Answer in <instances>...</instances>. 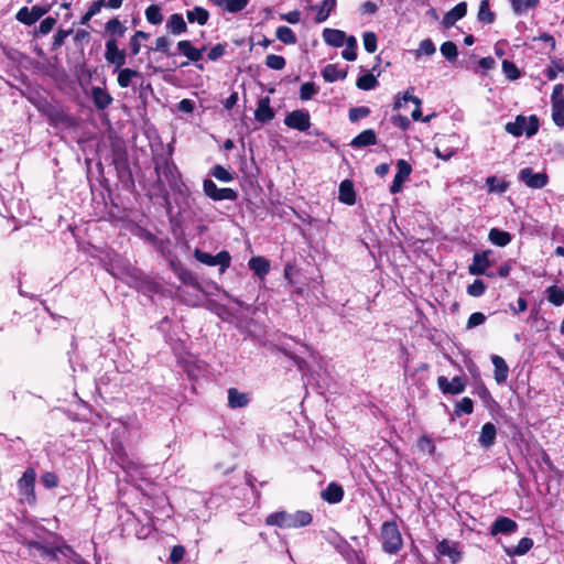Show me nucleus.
<instances>
[{
    "instance_id": "nucleus-45",
    "label": "nucleus",
    "mask_w": 564,
    "mask_h": 564,
    "mask_svg": "<svg viewBox=\"0 0 564 564\" xmlns=\"http://www.w3.org/2000/svg\"><path fill=\"white\" fill-rule=\"evenodd\" d=\"M377 85H378L377 77L371 73L360 76L356 82V86L361 90L375 89L377 87Z\"/></svg>"
},
{
    "instance_id": "nucleus-50",
    "label": "nucleus",
    "mask_w": 564,
    "mask_h": 564,
    "mask_svg": "<svg viewBox=\"0 0 564 564\" xmlns=\"http://www.w3.org/2000/svg\"><path fill=\"white\" fill-rule=\"evenodd\" d=\"M265 66L274 70H281L285 67V58L281 55L269 54L265 57Z\"/></svg>"
},
{
    "instance_id": "nucleus-10",
    "label": "nucleus",
    "mask_w": 564,
    "mask_h": 564,
    "mask_svg": "<svg viewBox=\"0 0 564 564\" xmlns=\"http://www.w3.org/2000/svg\"><path fill=\"white\" fill-rule=\"evenodd\" d=\"M284 124L290 129L305 132L311 127V117L308 111L303 109L293 110L284 118Z\"/></svg>"
},
{
    "instance_id": "nucleus-49",
    "label": "nucleus",
    "mask_w": 564,
    "mask_h": 564,
    "mask_svg": "<svg viewBox=\"0 0 564 564\" xmlns=\"http://www.w3.org/2000/svg\"><path fill=\"white\" fill-rule=\"evenodd\" d=\"M219 2L223 3L224 10L230 13H237L248 6L249 0H220Z\"/></svg>"
},
{
    "instance_id": "nucleus-24",
    "label": "nucleus",
    "mask_w": 564,
    "mask_h": 564,
    "mask_svg": "<svg viewBox=\"0 0 564 564\" xmlns=\"http://www.w3.org/2000/svg\"><path fill=\"white\" fill-rule=\"evenodd\" d=\"M346 37V33L341 30L326 28L323 31L324 42L333 47H341Z\"/></svg>"
},
{
    "instance_id": "nucleus-48",
    "label": "nucleus",
    "mask_w": 564,
    "mask_h": 564,
    "mask_svg": "<svg viewBox=\"0 0 564 564\" xmlns=\"http://www.w3.org/2000/svg\"><path fill=\"white\" fill-rule=\"evenodd\" d=\"M145 18H147V21L153 25L161 24L163 21L161 8L158 4L149 6L145 9Z\"/></svg>"
},
{
    "instance_id": "nucleus-22",
    "label": "nucleus",
    "mask_w": 564,
    "mask_h": 564,
    "mask_svg": "<svg viewBox=\"0 0 564 564\" xmlns=\"http://www.w3.org/2000/svg\"><path fill=\"white\" fill-rule=\"evenodd\" d=\"M91 98L95 107L99 110L108 108L113 100L106 89L98 86L91 88Z\"/></svg>"
},
{
    "instance_id": "nucleus-44",
    "label": "nucleus",
    "mask_w": 564,
    "mask_h": 564,
    "mask_svg": "<svg viewBox=\"0 0 564 564\" xmlns=\"http://www.w3.org/2000/svg\"><path fill=\"white\" fill-rule=\"evenodd\" d=\"M59 554L68 560L69 564H89L79 554H77L70 546L63 545L58 547Z\"/></svg>"
},
{
    "instance_id": "nucleus-63",
    "label": "nucleus",
    "mask_w": 564,
    "mask_h": 564,
    "mask_svg": "<svg viewBox=\"0 0 564 564\" xmlns=\"http://www.w3.org/2000/svg\"><path fill=\"white\" fill-rule=\"evenodd\" d=\"M436 51L434 43L430 39H425L421 41L416 56H420L421 54L424 55H432Z\"/></svg>"
},
{
    "instance_id": "nucleus-28",
    "label": "nucleus",
    "mask_w": 564,
    "mask_h": 564,
    "mask_svg": "<svg viewBox=\"0 0 564 564\" xmlns=\"http://www.w3.org/2000/svg\"><path fill=\"white\" fill-rule=\"evenodd\" d=\"M496 435L497 429L495 424L488 422L482 425L478 442L482 447L489 448L495 444Z\"/></svg>"
},
{
    "instance_id": "nucleus-40",
    "label": "nucleus",
    "mask_w": 564,
    "mask_h": 564,
    "mask_svg": "<svg viewBox=\"0 0 564 564\" xmlns=\"http://www.w3.org/2000/svg\"><path fill=\"white\" fill-rule=\"evenodd\" d=\"M344 45L345 50L341 52L344 59L352 62L357 58V40L355 36L349 35L346 37Z\"/></svg>"
},
{
    "instance_id": "nucleus-25",
    "label": "nucleus",
    "mask_w": 564,
    "mask_h": 564,
    "mask_svg": "<svg viewBox=\"0 0 564 564\" xmlns=\"http://www.w3.org/2000/svg\"><path fill=\"white\" fill-rule=\"evenodd\" d=\"M250 398L248 393L240 392L237 388L228 389V406L230 409H240L249 404Z\"/></svg>"
},
{
    "instance_id": "nucleus-27",
    "label": "nucleus",
    "mask_w": 564,
    "mask_h": 564,
    "mask_svg": "<svg viewBox=\"0 0 564 564\" xmlns=\"http://www.w3.org/2000/svg\"><path fill=\"white\" fill-rule=\"evenodd\" d=\"M338 199L346 205H354L356 203V193L350 180H344L339 184Z\"/></svg>"
},
{
    "instance_id": "nucleus-4",
    "label": "nucleus",
    "mask_w": 564,
    "mask_h": 564,
    "mask_svg": "<svg viewBox=\"0 0 564 564\" xmlns=\"http://www.w3.org/2000/svg\"><path fill=\"white\" fill-rule=\"evenodd\" d=\"M382 550L388 554H397L403 545L401 533L394 521H386L381 525Z\"/></svg>"
},
{
    "instance_id": "nucleus-2",
    "label": "nucleus",
    "mask_w": 564,
    "mask_h": 564,
    "mask_svg": "<svg viewBox=\"0 0 564 564\" xmlns=\"http://www.w3.org/2000/svg\"><path fill=\"white\" fill-rule=\"evenodd\" d=\"M313 517L310 512L299 510L293 513L278 511L270 513L265 519L267 525L279 527L281 529H297L311 524Z\"/></svg>"
},
{
    "instance_id": "nucleus-39",
    "label": "nucleus",
    "mask_w": 564,
    "mask_h": 564,
    "mask_svg": "<svg viewBox=\"0 0 564 564\" xmlns=\"http://www.w3.org/2000/svg\"><path fill=\"white\" fill-rule=\"evenodd\" d=\"M28 545L31 550L37 551L41 556L48 557L54 561L57 560V554L59 553L58 547L52 549L37 541H30Z\"/></svg>"
},
{
    "instance_id": "nucleus-57",
    "label": "nucleus",
    "mask_w": 564,
    "mask_h": 564,
    "mask_svg": "<svg viewBox=\"0 0 564 564\" xmlns=\"http://www.w3.org/2000/svg\"><path fill=\"white\" fill-rule=\"evenodd\" d=\"M474 411V403L473 400L468 397L463 398L459 402L455 405V413L457 415L464 414H471Z\"/></svg>"
},
{
    "instance_id": "nucleus-64",
    "label": "nucleus",
    "mask_w": 564,
    "mask_h": 564,
    "mask_svg": "<svg viewBox=\"0 0 564 564\" xmlns=\"http://www.w3.org/2000/svg\"><path fill=\"white\" fill-rule=\"evenodd\" d=\"M485 321H486V316L482 313L475 312L469 316L467 324H466V328L471 329L476 326L484 324Z\"/></svg>"
},
{
    "instance_id": "nucleus-47",
    "label": "nucleus",
    "mask_w": 564,
    "mask_h": 564,
    "mask_svg": "<svg viewBox=\"0 0 564 564\" xmlns=\"http://www.w3.org/2000/svg\"><path fill=\"white\" fill-rule=\"evenodd\" d=\"M546 297L549 302L560 306L564 303V291L556 285L549 286L546 289Z\"/></svg>"
},
{
    "instance_id": "nucleus-23",
    "label": "nucleus",
    "mask_w": 564,
    "mask_h": 564,
    "mask_svg": "<svg viewBox=\"0 0 564 564\" xmlns=\"http://www.w3.org/2000/svg\"><path fill=\"white\" fill-rule=\"evenodd\" d=\"M436 550L441 555L449 557L453 563L462 558V553L458 551L457 543L455 542L443 540L437 544Z\"/></svg>"
},
{
    "instance_id": "nucleus-8",
    "label": "nucleus",
    "mask_w": 564,
    "mask_h": 564,
    "mask_svg": "<svg viewBox=\"0 0 564 564\" xmlns=\"http://www.w3.org/2000/svg\"><path fill=\"white\" fill-rule=\"evenodd\" d=\"M106 52L105 59L108 64L113 65L116 69H119L127 62V52L126 50L119 48L117 44V40L115 37H109L106 41Z\"/></svg>"
},
{
    "instance_id": "nucleus-46",
    "label": "nucleus",
    "mask_w": 564,
    "mask_h": 564,
    "mask_svg": "<svg viewBox=\"0 0 564 564\" xmlns=\"http://www.w3.org/2000/svg\"><path fill=\"white\" fill-rule=\"evenodd\" d=\"M513 11L517 14L525 13L528 10L535 8L540 0H510Z\"/></svg>"
},
{
    "instance_id": "nucleus-16",
    "label": "nucleus",
    "mask_w": 564,
    "mask_h": 564,
    "mask_svg": "<svg viewBox=\"0 0 564 564\" xmlns=\"http://www.w3.org/2000/svg\"><path fill=\"white\" fill-rule=\"evenodd\" d=\"M35 477V470L33 468H28L19 479L18 487L23 496L34 498Z\"/></svg>"
},
{
    "instance_id": "nucleus-14",
    "label": "nucleus",
    "mask_w": 564,
    "mask_h": 564,
    "mask_svg": "<svg viewBox=\"0 0 564 564\" xmlns=\"http://www.w3.org/2000/svg\"><path fill=\"white\" fill-rule=\"evenodd\" d=\"M397 169L398 171L390 186L391 194H398L401 192L404 181L410 176L412 172L411 165L403 159L398 160Z\"/></svg>"
},
{
    "instance_id": "nucleus-29",
    "label": "nucleus",
    "mask_w": 564,
    "mask_h": 564,
    "mask_svg": "<svg viewBox=\"0 0 564 564\" xmlns=\"http://www.w3.org/2000/svg\"><path fill=\"white\" fill-rule=\"evenodd\" d=\"M491 361L495 367V380L499 384L505 383L509 373L508 365L505 359L498 355H492Z\"/></svg>"
},
{
    "instance_id": "nucleus-11",
    "label": "nucleus",
    "mask_w": 564,
    "mask_h": 564,
    "mask_svg": "<svg viewBox=\"0 0 564 564\" xmlns=\"http://www.w3.org/2000/svg\"><path fill=\"white\" fill-rule=\"evenodd\" d=\"M50 11V7L33 6L31 9L28 7L21 8L15 18L19 22L25 25H32L39 21L43 15Z\"/></svg>"
},
{
    "instance_id": "nucleus-1",
    "label": "nucleus",
    "mask_w": 564,
    "mask_h": 564,
    "mask_svg": "<svg viewBox=\"0 0 564 564\" xmlns=\"http://www.w3.org/2000/svg\"><path fill=\"white\" fill-rule=\"evenodd\" d=\"M153 162L159 181L166 182L173 192L184 194L187 187L182 180L177 166L172 160V151L167 154H156L153 158Z\"/></svg>"
},
{
    "instance_id": "nucleus-34",
    "label": "nucleus",
    "mask_w": 564,
    "mask_h": 564,
    "mask_svg": "<svg viewBox=\"0 0 564 564\" xmlns=\"http://www.w3.org/2000/svg\"><path fill=\"white\" fill-rule=\"evenodd\" d=\"M533 546L531 538H522L514 547H505V552L509 556H522L527 554Z\"/></svg>"
},
{
    "instance_id": "nucleus-52",
    "label": "nucleus",
    "mask_w": 564,
    "mask_h": 564,
    "mask_svg": "<svg viewBox=\"0 0 564 564\" xmlns=\"http://www.w3.org/2000/svg\"><path fill=\"white\" fill-rule=\"evenodd\" d=\"M502 72L510 80H516L520 77V70L517 65L508 59L502 62Z\"/></svg>"
},
{
    "instance_id": "nucleus-13",
    "label": "nucleus",
    "mask_w": 564,
    "mask_h": 564,
    "mask_svg": "<svg viewBox=\"0 0 564 564\" xmlns=\"http://www.w3.org/2000/svg\"><path fill=\"white\" fill-rule=\"evenodd\" d=\"M490 254H491V250H485L482 252H475L473 256V261L468 267V272L471 275L487 274V270L491 265V262L489 260Z\"/></svg>"
},
{
    "instance_id": "nucleus-51",
    "label": "nucleus",
    "mask_w": 564,
    "mask_h": 564,
    "mask_svg": "<svg viewBox=\"0 0 564 564\" xmlns=\"http://www.w3.org/2000/svg\"><path fill=\"white\" fill-rule=\"evenodd\" d=\"M105 29L107 33L117 34L119 36H122L127 31V28L117 18L109 20Z\"/></svg>"
},
{
    "instance_id": "nucleus-3",
    "label": "nucleus",
    "mask_w": 564,
    "mask_h": 564,
    "mask_svg": "<svg viewBox=\"0 0 564 564\" xmlns=\"http://www.w3.org/2000/svg\"><path fill=\"white\" fill-rule=\"evenodd\" d=\"M539 127V119L535 115L530 117L519 115L514 121L506 123L505 130L513 137L525 134L528 138H531L538 132Z\"/></svg>"
},
{
    "instance_id": "nucleus-32",
    "label": "nucleus",
    "mask_w": 564,
    "mask_h": 564,
    "mask_svg": "<svg viewBox=\"0 0 564 564\" xmlns=\"http://www.w3.org/2000/svg\"><path fill=\"white\" fill-rule=\"evenodd\" d=\"M322 76L325 82L334 83L339 79H345L347 77V70L338 68L335 64H328L322 70Z\"/></svg>"
},
{
    "instance_id": "nucleus-15",
    "label": "nucleus",
    "mask_w": 564,
    "mask_h": 564,
    "mask_svg": "<svg viewBox=\"0 0 564 564\" xmlns=\"http://www.w3.org/2000/svg\"><path fill=\"white\" fill-rule=\"evenodd\" d=\"M518 524L514 520L508 517H498L490 527V534L492 536L498 534H511L516 532Z\"/></svg>"
},
{
    "instance_id": "nucleus-30",
    "label": "nucleus",
    "mask_w": 564,
    "mask_h": 564,
    "mask_svg": "<svg viewBox=\"0 0 564 564\" xmlns=\"http://www.w3.org/2000/svg\"><path fill=\"white\" fill-rule=\"evenodd\" d=\"M113 73L118 74L117 82L119 87L121 88L129 87L133 78L141 77L140 72L132 68H123V66H121L119 69L113 68Z\"/></svg>"
},
{
    "instance_id": "nucleus-38",
    "label": "nucleus",
    "mask_w": 564,
    "mask_h": 564,
    "mask_svg": "<svg viewBox=\"0 0 564 564\" xmlns=\"http://www.w3.org/2000/svg\"><path fill=\"white\" fill-rule=\"evenodd\" d=\"M479 22L485 24H491L495 22L496 14L490 10L489 0H481L477 14Z\"/></svg>"
},
{
    "instance_id": "nucleus-12",
    "label": "nucleus",
    "mask_w": 564,
    "mask_h": 564,
    "mask_svg": "<svg viewBox=\"0 0 564 564\" xmlns=\"http://www.w3.org/2000/svg\"><path fill=\"white\" fill-rule=\"evenodd\" d=\"M466 384V379L459 376L454 377L451 381L444 376L437 378L438 389L444 394H460L465 391Z\"/></svg>"
},
{
    "instance_id": "nucleus-37",
    "label": "nucleus",
    "mask_w": 564,
    "mask_h": 564,
    "mask_svg": "<svg viewBox=\"0 0 564 564\" xmlns=\"http://www.w3.org/2000/svg\"><path fill=\"white\" fill-rule=\"evenodd\" d=\"M186 18L189 23L197 22L199 25H205L208 22L209 12L202 7H195L186 12Z\"/></svg>"
},
{
    "instance_id": "nucleus-53",
    "label": "nucleus",
    "mask_w": 564,
    "mask_h": 564,
    "mask_svg": "<svg viewBox=\"0 0 564 564\" xmlns=\"http://www.w3.org/2000/svg\"><path fill=\"white\" fill-rule=\"evenodd\" d=\"M282 352L288 357L290 358L294 365L297 367V369L303 372V373H306L308 371V364L306 360H304L303 358L299 357L297 355L289 351L288 349L285 348H281Z\"/></svg>"
},
{
    "instance_id": "nucleus-43",
    "label": "nucleus",
    "mask_w": 564,
    "mask_h": 564,
    "mask_svg": "<svg viewBox=\"0 0 564 564\" xmlns=\"http://www.w3.org/2000/svg\"><path fill=\"white\" fill-rule=\"evenodd\" d=\"M552 119L557 127L564 128V99L552 102Z\"/></svg>"
},
{
    "instance_id": "nucleus-36",
    "label": "nucleus",
    "mask_w": 564,
    "mask_h": 564,
    "mask_svg": "<svg viewBox=\"0 0 564 564\" xmlns=\"http://www.w3.org/2000/svg\"><path fill=\"white\" fill-rule=\"evenodd\" d=\"M336 7V0H324L319 6H315L313 9L316 10L315 21L322 23L326 21L330 12Z\"/></svg>"
},
{
    "instance_id": "nucleus-35",
    "label": "nucleus",
    "mask_w": 564,
    "mask_h": 564,
    "mask_svg": "<svg viewBox=\"0 0 564 564\" xmlns=\"http://www.w3.org/2000/svg\"><path fill=\"white\" fill-rule=\"evenodd\" d=\"M489 241L498 247H506L510 243L512 237L508 231L498 228H491L488 234Z\"/></svg>"
},
{
    "instance_id": "nucleus-42",
    "label": "nucleus",
    "mask_w": 564,
    "mask_h": 564,
    "mask_svg": "<svg viewBox=\"0 0 564 564\" xmlns=\"http://www.w3.org/2000/svg\"><path fill=\"white\" fill-rule=\"evenodd\" d=\"M209 174L213 177H215L216 180H218L220 182H225V183H229V182L234 181V178H235L234 173L229 172L227 169H225L220 164L214 165L210 169Z\"/></svg>"
},
{
    "instance_id": "nucleus-56",
    "label": "nucleus",
    "mask_w": 564,
    "mask_h": 564,
    "mask_svg": "<svg viewBox=\"0 0 564 564\" xmlns=\"http://www.w3.org/2000/svg\"><path fill=\"white\" fill-rule=\"evenodd\" d=\"M364 47L368 53L377 51V35L375 32L367 31L362 34Z\"/></svg>"
},
{
    "instance_id": "nucleus-6",
    "label": "nucleus",
    "mask_w": 564,
    "mask_h": 564,
    "mask_svg": "<svg viewBox=\"0 0 564 564\" xmlns=\"http://www.w3.org/2000/svg\"><path fill=\"white\" fill-rule=\"evenodd\" d=\"M203 192L204 194L215 202L220 200H236L238 198V193L228 187L219 188L216 183L210 178H205L203 182Z\"/></svg>"
},
{
    "instance_id": "nucleus-31",
    "label": "nucleus",
    "mask_w": 564,
    "mask_h": 564,
    "mask_svg": "<svg viewBox=\"0 0 564 564\" xmlns=\"http://www.w3.org/2000/svg\"><path fill=\"white\" fill-rule=\"evenodd\" d=\"M248 265L249 269L260 279H263L270 270V263L263 257H252L249 260Z\"/></svg>"
},
{
    "instance_id": "nucleus-59",
    "label": "nucleus",
    "mask_w": 564,
    "mask_h": 564,
    "mask_svg": "<svg viewBox=\"0 0 564 564\" xmlns=\"http://www.w3.org/2000/svg\"><path fill=\"white\" fill-rule=\"evenodd\" d=\"M486 291V284L482 280H475L471 284L467 286V293L470 296L479 297L484 295Z\"/></svg>"
},
{
    "instance_id": "nucleus-41",
    "label": "nucleus",
    "mask_w": 564,
    "mask_h": 564,
    "mask_svg": "<svg viewBox=\"0 0 564 564\" xmlns=\"http://www.w3.org/2000/svg\"><path fill=\"white\" fill-rule=\"evenodd\" d=\"M275 35L279 41L286 45L295 44L297 41L293 30L285 25L279 26L276 29Z\"/></svg>"
},
{
    "instance_id": "nucleus-19",
    "label": "nucleus",
    "mask_w": 564,
    "mask_h": 564,
    "mask_svg": "<svg viewBox=\"0 0 564 564\" xmlns=\"http://www.w3.org/2000/svg\"><path fill=\"white\" fill-rule=\"evenodd\" d=\"M254 118L261 123L270 122L274 118V111L270 107V98L263 97L259 99L257 109L254 111Z\"/></svg>"
},
{
    "instance_id": "nucleus-17",
    "label": "nucleus",
    "mask_w": 564,
    "mask_h": 564,
    "mask_svg": "<svg viewBox=\"0 0 564 564\" xmlns=\"http://www.w3.org/2000/svg\"><path fill=\"white\" fill-rule=\"evenodd\" d=\"M467 13V3L459 2L453 9H451L442 20V24L445 29L452 28L458 20L463 19Z\"/></svg>"
},
{
    "instance_id": "nucleus-26",
    "label": "nucleus",
    "mask_w": 564,
    "mask_h": 564,
    "mask_svg": "<svg viewBox=\"0 0 564 564\" xmlns=\"http://www.w3.org/2000/svg\"><path fill=\"white\" fill-rule=\"evenodd\" d=\"M323 500L328 503H338L344 498V489L336 482H330L321 494Z\"/></svg>"
},
{
    "instance_id": "nucleus-18",
    "label": "nucleus",
    "mask_w": 564,
    "mask_h": 564,
    "mask_svg": "<svg viewBox=\"0 0 564 564\" xmlns=\"http://www.w3.org/2000/svg\"><path fill=\"white\" fill-rule=\"evenodd\" d=\"M177 50L181 54L186 56L188 61L197 63L203 57V52L206 50L205 46L196 48L188 40H182L177 43Z\"/></svg>"
},
{
    "instance_id": "nucleus-33",
    "label": "nucleus",
    "mask_w": 564,
    "mask_h": 564,
    "mask_svg": "<svg viewBox=\"0 0 564 564\" xmlns=\"http://www.w3.org/2000/svg\"><path fill=\"white\" fill-rule=\"evenodd\" d=\"M166 28L174 35H180L187 31V24L180 13H174L170 17Z\"/></svg>"
},
{
    "instance_id": "nucleus-9",
    "label": "nucleus",
    "mask_w": 564,
    "mask_h": 564,
    "mask_svg": "<svg viewBox=\"0 0 564 564\" xmlns=\"http://www.w3.org/2000/svg\"><path fill=\"white\" fill-rule=\"evenodd\" d=\"M519 180L530 188L540 189L547 185L549 175L545 172H534L532 167H524L519 172Z\"/></svg>"
},
{
    "instance_id": "nucleus-61",
    "label": "nucleus",
    "mask_w": 564,
    "mask_h": 564,
    "mask_svg": "<svg viewBox=\"0 0 564 564\" xmlns=\"http://www.w3.org/2000/svg\"><path fill=\"white\" fill-rule=\"evenodd\" d=\"M170 45H171V41L169 37L166 36H160L155 40V47L154 50L158 51V52H162L166 55H174L173 53L170 52Z\"/></svg>"
},
{
    "instance_id": "nucleus-58",
    "label": "nucleus",
    "mask_w": 564,
    "mask_h": 564,
    "mask_svg": "<svg viewBox=\"0 0 564 564\" xmlns=\"http://www.w3.org/2000/svg\"><path fill=\"white\" fill-rule=\"evenodd\" d=\"M489 192L505 193L508 184L505 181H498L496 176H489L486 181Z\"/></svg>"
},
{
    "instance_id": "nucleus-54",
    "label": "nucleus",
    "mask_w": 564,
    "mask_h": 564,
    "mask_svg": "<svg viewBox=\"0 0 564 564\" xmlns=\"http://www.w3.org/2000/svg\"><path fill=\"white\" fill-rule=\"evenodd\" d=\"M442 55L449 62H453L457 57V46L455 43L447 41L441 45Z\"/></svg>"
},
{
    "instance_id": "nucleus-5",
    "label": "nucleus",
    "mask_w": 564,
    "mask_h": 564,
    "mask_svg": "<svg viewBox=\"0 0 564 564\" xmlns=\"http://www.w3.org/2000/svg\"><path fill=\"white\" fill-rule=\"evenodd\" d=\"M195 259L206 265L209 267H219V272L223 274L230 267L231 256L228 251L223 250L217 254H212L199 249H196L194 252Z\"/></svg>"
},
{
    "instance_id": "nucleus-7",
    "label": "nucleus",
    "mask_w": 564,
    "mask_h": 564,
    "mask_svg": "<svg viewBox=\"0 0 564 564\" xmlns=\"http://www.w3.org/2000/svg\"><path fill=\"white\" fill-rule=\"evenodd\" d=\"M46 116L52 126L63 129H73L77 127V120L58 107H50Z\"/></svg>"
},
{
    "instance_id": "nucleus-20",
    "label": "nucleus",
    "mask_w": 564,
    "mask_h": 564,
    "mask_svg": "<svg viewBox=\"0 0 564 564\" xmlns=\"http://www.w3.org/2000/svg\"><path fill=\"white\" fill-rule=\"evenodd\" d=\"M412 93H413V87H410L409 89H406L404 91V94L402 96L403 101H405V102L411 101L415 105V109L411 113L412 119L414 121L422 120L423 122H429L434 115L426 116L425 118H422V111H421L422 100L419 97L414 96Z\"/></svg>"
},
{
    "instance_id": "nucleus-62",
    "label": "nucleus",
    "mask_w": 564,
    "mask_h": 564,
    "mask_svg": "<svg viewBox=\"0 0 564 564\" xmlns=\"http://www.w3.org/2000/svg\"><path fill=\"white\" fill-rule=\"evenodd\" d=\"M227 44L218 43L215 46H213L208 52V59L209 61H217L220 57H223L226 53Z\"/></svg>"
},
{
    "instance_id": "nucleus-60",
    "label": "nucleus",
    "mask_w": 564,
    "mask_h": 564,
    "mask_svg": "<svg viewBox=\"0 0 564 564\" xmlns=\"http://www.w3.org/2000/svg\"><path fill=\"white\" fill-rule=\"evenodd\" d=\"M370 109L368 107L361 106V107H354L349 109L348 118L351 122H356L361 118H365L369 116Z\"/></svg>"
},
{
    "instance_id": "nucleus-21",
    "label": "nucleus",
    "mask_w": 564,
    "mask_h": 564,
    "mask_svg": "<svg viewBox=\"0 0 564 564\" xmlns=\"http://www.w3.org/2000/svg\"><path fill=\"white\" fill-rule=\"evenodd\" d=\"M377 143V134L373 129H367L356 135L349 143L351 148L361 149Z\"/></svg>"
},
{
    "instance_id": "nucleus-55",
    "label": "nucleus",
    "mask_w": 564,
    "mask_h": 564,
    "mask_svg": "<svg viewBox=\"0 0 564 564\" xmlns=\"http://www.w3.org/2000/svg\"><path fill=\"white\" fill-rule=\"evenodd\" d=\"M317 91L318 87L314 83L306 82L302 84L300 88V98L302 100H310L311 98H313L314 95L317 94Z\"/></svg>"
}]
</instances>
